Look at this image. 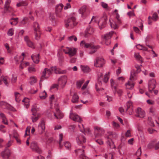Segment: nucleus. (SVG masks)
Instances as JSON below:
<instances>
[{
	"mask_svg": "<svg viewBox=\"0 0 159 159\" xmlns=\"http://www.w3.org/2000/svg\"><path fill=\"white\" fill-rule=\"evenodd\" d=\"M80 45L83 48H89L93 49V50H92L89 52V53L90 54H92L95 52L97 51V50L100 48V46L99 45L95 46L91 43H87L84 40L81 41Z\"/></svg>",
	"mask_w": 159,
	"mask_h": 159,
	"instance_id": "nucleus-1",
	"label": "nucleus"
},
{
	"mask_svg": "<svg viewBox=\"0 0 159 159\" xmlns=\"http://www.w3.org/2000/svg\"><path fill=\"white\" fill-rule=\"evenodd\" d=\"M66 28L72 29L75 27L78 24L76 18L74 16L69 18L65 21Z\"/></svg>",
	"mask_w": 159,
	"mask_h": 159,
	"instance_id": "nucleus-2",
	"label": "nucleus"
},
{
	"mask_svg": "<svg viewBox=\"0 0 159 159\" xmlns=\"http://www.w3.org/2000/svg\"><path fill=\"white\" fill-rule=\"evenodd\" d=\"M109 20L111 28L114 29L118 28V25H120L122 23V22L120 18V15L118 13H116L115 19L114 20H112V22H111L110 20Z\"/></svg>",
	"mask_w": 159,
	"mask_h": 159,
	"instance_id": "nucleus-3",
	"label": "nucleus"
},
{
	"mask_svg": "<svg viewBox=\"0 0 159 159\" xmlns=\"http://www.w3.org/2000/svg\"><path fill=\"white\" fill-rule=\"evenodd\" d=\"M11 2V0H7L6 1L4 7V12L5 13H9L10 14L14 16L15 15L14 14L15 11L9 6Z\"/></svg>",
	"mask_w": 159,
	"mask_h": 159,
	"instance_id": "nucleus-4",
	"label": "nucleus"
},
{
	"mask_svg": "<svg viewBox=\"0 0 159 159\" xmlns=\"http://www.w3.org/2000/svg\"><path fill=\"white\" fill-rule=\"evenodd\" d=\"M63 51L66 54H68L70 57H71L75 55L77 52L76 49L74 48L66 47L63 50Z\"/></svg>",
	"mask_w": 159,
	"mask_h": 159,
	"instance_id": "nucleus-5",
	"label": "nucleus"
},
{
	"mask_svg": "<svg viewBox=\"0 0 159 159\" xmlns=\"http://www.w3.org/2000/svg\"><path fill=\"white\" fill-rule=\"evenodd\" d=\"M114 32L113 31H111L108 33L105 34L104 36L102 35V41L105 42L106 45H108V44L110 43L111 42L109 39L112 35Z\"/></svg>",
	"mask_w": 159,
	"mask_h": 159,
	"instance_id": "nucleus-6",
	"label": "nucleus"
},
{
	"mask_svg": "<svg viewBox=\"0 0 159 159\" xmlns=\"http://www.w3.org/2000/svg\"><path fill=\"white\" fill-rule=\"evenodd\" d=\"M107 20V17L106 15H104L100 19L98 25L100 29L101 30L106 26Z\"/></svg>",
	"mask_w": 159,
	"mask_h": 159,
	"instance_id": "nucleus-7",
	"label": "nucleus"
},
{
	"mask_svg": "<svg viewBox=\"0 0 159 159\" xmlns=\"http://www.w3.org/2000/svg\"><path fill=\"white\" fill-rule=\"evenodd\" d=\"M69 118L74 121L81 123L82 120L81 118L76 114L73 113L72 111H70Z\"/></svg>",
	"mask_w": 159,
	"mask_h": 159,
	"instance_id": "nucleus-8",
	"label": "nucleus"
},
{
	"mask_svg": "<svg viewBox=\"0 0 159 159\" xmlns=\"http://www.w3.org/2000/svg\"><path fill=\"white\" fill-rule=\"evenodd\" d=\"M104 64L105 61L103 58L97 57L94 61V66L96 67H101L103 66Z\"/></svg>",
	"mask_w": 159,
	"mask_h": 159,
	"instance_id": "nucleus-9",
	"label": "nucleus"
},
{
	"mask_svg": "<svg viewBox=\"0 0 159 159\" xmlns=\"http://www.w3.org/2000/svg\"><path fill=\"white\" fill-rule=\"evenodd\" d=\"M30 148L33 151H35L38 153L40 154L42 152L41 150L39 147L37 143H36L32 142L30 144Z\"/></svg>",
	"mask_w": 159,
	"mask_h": 159,
	"instance_id": "nucleus-10",
	"label": "nucleus"
},
{
	"mask_svg": "<svg viewBox=\"0 0 159 159\" xmlns=\"http://www.w3.org/2000/svg\"><path fill=\"white\" fill-rule=\"evenodd\" d=\"M136 114L135 116L137 117L140 118H143L145 116V113L143 110H142L141 108H138L136 111Z\"/></svg>",
	"mask_w": 159,
	"mask_h": 159,
	"instance_id": "nucleus-11",
	"label": "nucleus"
},
{
	"mask_svg": "<svg viewBox=\"0 0 159 159\" xmlns=\"http://www.w3.org/2000/svg\"><path fill=\"white\" fill-rule=\"evenodd\" d=\"M94 31L93 29L90 26H88L85 31L84 36L85 38L89 37L90 35L93 34Z\"/></svg>",
	"mask_w": 159,
	"mask_h": 159,
	"instance_id": "nucleus-12",
	"label": "nucleus"
},
{
	"mask_svg": "<svg viewBox=\"0 0 159 159\" xmlns=\"http://www.w3.org/2000/svg\"><path fill=\"white\" fill-rule=\"evenodd\" d=\"M1 155L3 158L8 159L10 155V150L6 148L4 151L1 152Z\"/></svg>",
	"mask_w": 159,
	"mask_h": 159,
	"instance_id": "nucleus-13",
	"label": "nucleus"
},
{
	"mask_svg": "<svg viewBox=\"0 0 159 159\" xmlns=\"http://www.w3.org/2000/svg\"><path fill=\"white\" fill-rule=\"evenodd\" d=\"M51 74V70L50 69L46 68L43 72V75L41 76V79H42L43 78H47Z\"/></svg>",
	"mask_w": 159,
	"mask_h": 159,
	"instance_id": "nucleus-14",
	"label": "nucleus"
},
{
	"mask_svg": "<svg viewBox=\"0 0 159 159\" xmlns=\"http://www.w3.org/2000/svg\"><path fill=\"white\" fill-rule=\"evenodd\" d=\"M79 13L81 14L82 17H84L86 16L87 15L86 6H82L79 9Z\"/></svg>",
	"mask_w": 159,
	"mask_h": 159,
	"instance_id": "nucleus-15",
	"label": "nucleus"
},
{
	"mask_svg": "<svg viewBox=\"0 0 159 159\" xmlns=\"http://www.w3.org/2000/svg\"><path fill=\"white\" fill-rule=\"evenodd\" d=\"M76 139L78 144L79 145L82 144L83 143H85L86 141V139L82 135H80L77 137Z\"/></svg>",
	"mask_w": 159,
	"mask_h": 159,
	"instance_id": "nucleus-16",
	"label": "nucleus"
},
{
	"mask_svg": "<svg viewBox=\"0 0 159 159\" xmlns=\"http://www.w3.org/2000/svg\"><path fill=\"white\" fill-rule=\"evenodd\" d=\"M126 106V111L129 112L130 115L132 114L133 111L132 102H128L127 103Z\"/></svg>",
	"mask_w": 159,
	"mask_h": 159,
	"instance_id": "nucleus-17",
	"label": "nucleus"
},
{
	"mask_svg": "<svg viewBox=\"0 0 159 159\" xmlns=\"http://www.w3.org/2000/svg\"><path fill=\"white\" fill-rule=\"evenodd\" d=\"M40 108L38 107L36 104L33 105L32 107L31 110L32 112V115L34 116H36L37 115V112L39 111Z\"/></svg>",
	"mask_w": 159,
	"mask_h": 159,
	"instance_id": "nucleus-18",
	"label": "nucleus"
},
{
	"mask_svg": "<svg viewBox=\"0 0 159 159\" xmlns=\"http://www.w3.org/2000/svg\"><path fill=\"white\" fill-rule=\"evenodd\" d=\"M25 41L27 45L30 47L34 48V43L29 39L28 36H26L24 38Z\"/></svg>",
	"mask_w": 159,
	"mask_h": 159,
	"instance_id": "nucleus-19",
	"label": "nucleus"
},
{
	"mask_svg": "<svg viewBox=\"0 0 159 159\" xmlns=\"http://www.w3.org/2000/svg\"><path fill=\"white\" fill-rule=\"evenodd\" d=\"M108 134V136L107 137V139H111H111H115L118 137V134L112 131H108L107 132Z\"/></svg>",
	"mask_w": 159,
	"mask_h": 159,
	"instance_id": "nucleus-20",
	"label": "nucleus"
},
{
	"mask_svg": "<svg viewBox=\"0 0 159 159\" xmlns=\"http://www.w3.org/2000/svg\"><path fill=\"white\" fill-rule=\"evenodd\" d=\"M54 115L57 119H61L63 116V113L58 109H56V113H54Z\"/></svg>",
	"mask_w": 159,
	"mask_h": 159,
	"instance_id": "nucleus-21",
	"label": "nucleus"
},
{
	"mask_svg": "<svg viewBox=\"0 0 159 159\" xmlns=\"http://www.w3.org/2000/svg\"><path fill=\"white\" fill-rule=\"evenodd\" d=\"M1 78V79L0 80V84H1L2 81L7 86L10 80L9 78L7 76H2Z\"/></svg>",
	"mask_w": 159,
	"mask_h": 159,
	"instance_id": "nucleus-22",
	"label": "nucleus"
},
{
	"mask_svg": "<svg viewBox=\"0 0 159 159\" xmlns=\"http://www.w3.org/2000/svg\"><path fill=\"white\" fill-rule=\"evenodd\" d=\"M39 127L42 130L41 132L39 133L40 134H42L45 131V121L44 120H41L40 123L39 125Z\"/></svg>",
	"mask_w": 159,
	"mask_h": 159,
	"instance_id": "nucleus-23",
	"label": "nucleus"
},
{
	"mask_svg": "<svg viewBox=\"0 0 159 159\" xmlns=\"http://www.w3.org/2000/svg\"><path fill=\"white\" fill-rule=\"evenodd\" d=\"M134 85V82L129 80L125 84V86L126 89H132L133 88Z\"/></svg>",
	"mask_w": 159,
	"mask_h": 159,
	"instance_id": "nucleus-24",
	"label": "nucleus"
},
{
	"mask_svg": "<svg viewBox=\"0 0 159 159\" xmlns=\"http://www.w3.org/2000/svg\"><path fill=\"white\" fill-rule=\"evenodd\" d=\"M35 39L37 40H39L41 37V33L40 30H37V31H34V32Z\"/></svg>",
	"mask_w": 159,
	"mask_h": 159,
	"instance_id": "nucleus-25",
	"label": "nucleus"
},
{
	"mask_svg": "<svg viewBox=\"0 0 159 159\" xmlns=\"http://www.w3.org/2000/svg\"><path fill=\"white\" fill-rule=\"evenodd\" d=\"M31 58L34 63H38L39 61V54L32 55L31 56Z\"/></svg>",
	"mask_w": 159,
	"mask_h": 159,
	"instance_id": "nucleus-26",
	"label": "nucleus"
},
{
	"mask_svg": "<svg viewBox=\"0 0 159 159\" xmlns=\"http://www.w3.org/2000/svg\"><path fill=\"white\" fill-rule=\"evenodd\" d=\"M82 151V153L80 155V157L82 159H89V158L85 156L84 154V150H82L81 149H78L75 150V152L76 153H77V152L79 151Z\"/></svg>",
	"mask_w": 159,
	"mask_h": 159,
	"instance_id": "nucleus-27",
	"label": "nucleus"
},
{
	"mask_svg": "<svg viewBox=\"0 0 159 159\" xmlns=\"http://www.w3.org/2000/svg\"><path fill=\"white\" fill-rule=\"evenodd\" d=\"M59 80H61L62 82L63 86L64 87L67 81V77L66 76H61L59 78Z\"/></svg>",
	"mask_w": 159,
	"mask_h": 159,
	"instance_id": "nucleus-28",
	"label": "nucleus"
},
{
	"mask_svg": "<svg viewBox=\"0 0 159 159\" xmlns=\"http://www.w3.org/2000/svg\"><path fill=\"white\" fill-rule=\"evenodd\" d=\"M63 6V5L61 3L57 5L56 8V11L57 12V13H59L62 10Z\"/></svg>",
	"mask_w": 159,
	"mask_h": 159,
	"instance_id": "nucleus-29",
	"label": "nucleus"
},
{
	"mask_svg": "<svg viewBox=\"0 0 159 159\" xmlns=\"http://www.w3.org/2000/svg\"><path fill=\"white\" fill-rule=\"evenodd\" d=\"M51 70L54 71L56 74H61V72L60 69L57 68L56 66L52 67L51 68Z\"/></svg>",
	"mask_w": 159,
	"mask_h": 159,
	"instance_id": "nucleus-30",
	"label": "nucleus"
},
{
	"mask_svg": "<svg viewBox=\"0 0 159 159\" xmlns=\"http://www.w3.org/2000/svg\"><path fill=\"white\" fill-rule=\"evenodd\" d=\"M82 70L84 72H88L90 70V69L88 66H81Z\"/></svg>",
	"mask_w": 159,
	"mask_h": 159,
	"instance_id": "nucleus-31",
	"label": "nucleus"
},
{
	"mask_svg": "<svg viewBox=\"0 0 159 159\" xmlns=\"http://www.w3.org/2000/svg\"><path fill=\"white\" fill-rule=\"evenodd\" d=\"M79 97L76 93H74L72 99V102L73 103L77 102L78 101Z\"/></svg>",
	"mask_w": 159,
	"mask_h": 159,
	"instance_id": "nucleus-32",
	"label": "nucleus"
},
{
	"mask_svg": "<svg viewBox=\"0 0 159 159\" xmlns=\"http://www.w3.org/2000/svg\"><path fill=\"white\" fill-rule=\"evenodd\" d=\"M110 83L112 89L116 91V85L115 84L114 80L112 79L110 80Z\"/></svg>",
	"mask_w": 159,
	"mask_h": 159,
	"instance_id": "nucleus-33",
	"label": "nucleus"
},
{
	"mask_svg": "<svg viewBox=\"0 0 159 159\" xmlns=\"http://www.w3.org/2000/svg\"><path fill=\"white\" fill-rule=\"evenodd\" d=\"M33 27L34 31H37L38 30H40L39 25L37 22H34L33 24Z\"/></svg>",
	"mask_w": 159,
	"mask_h": 159,
	"instance_id": "nucleus-34",
	"label": "nucleus"
},
{
	"mask_svg": "<svg viewBox=\"0 0 159 159\" xmlns=\"http://www.w3.org/2000/svg\"><path fill=\"white\" fill-rule=\"evenodd\" d=\"M135 80V74L134 72H132L131 73L129 80L133 82Z\"/></svg>",
	"mask_w": 159,
	"mask_h": 159,
	"instance_id": "nucleus-35",
	"label": "nucleus"
},
{
	"mask_svg": "<svg viewBox=\"0 0 159 159\" xmlns=\"http://www.w3.org/2000/svg\"><path fill=\"white\" fill-rule=\"evenodd\" d=\"M109 74V72H108L107 73H106L104 75V78L102 80L103 82L105 83H107L108 81L109 78V76L108 75Z\"/></svg>",
	"mask_w": 159,
	"mask_h": 159,
	"instance_id": "nucleus-36",
	"label": "nucleus"
},
{
	"mask_svg": "<svg viewBox=\"0 0 159 159\" xmlns=\"http://www.w3.org/2000/svg\"><path fill=\"white\" fill-rule=\"evenodd\" d=\"M134 56L138 60L140 61L141 63L143 62L142 58L141 56L139 55V53H135Z\"/></svg>",
	"mask_w": 159,
	"mask_h": 159,
	"instance_id": "nucleus-37",
	"label": "nucleus"
},
{
	"mask_svg": "<svg viewBox=\"0 0 159 159\" xmlns=\"http://www.w3.org/2000/svg\"><path fill=\"white\" fill-rule=\"evenodd\" d=\"M31 119L33 122H36L39 119V114H37L36 116H34L32 115L31 117Z\"/></svg>",
	"mask_w": 159,
	"mask_h": 159,
	"instance_id": "nucleus-38",
	"label": "nucleus"
},
{
	"mask_svg": "<svg viewBox=\"0 0 159 159\" xmlns=\"http://www.w3.org/2000/svg\"><path fill=\"white\" fill-rule=\"evenodd\" d=\"M158 18V16L156 12H155L153 14L151 18V19L155 21L157 20Z\"/></svg>",
	"mask_w": 159,
	"mask_h": 159,
	"instance_id": "nucleus-39",
	"label": "nucleus"
},
{
	"mask_svg": "<svg viewBox=\"0 0 159 159\" xmlns=\"http://www.w3.org/2000/svg\"><path fill=\"white\" fill-rule=\"evenodd\" d=\"M47 96V94L46 92L44 91L43 93L40 94L39 97L42 99H45Z\"/></svg>",
	"mask_w": 159,
	"mask_h": 159,
	"instance_id": "nucleus-40",
	"label": "nucleus"
},
{
	"mask_svg": "<svg viewBox=\"0 0 159 159\" xmlns=\"http://www.w3.org/2000/svg\"><path fill=\"white\" fill-rule=\"evenodd\" d=\"M27 4H28L26 1H22L19 3H17L16 5L17 7H20L21 6H27Z\"/></svg>",
	"mask_w": 159,
	"mask_h": 159,
	"instance_id": "nucleus-41",
	"label": "nucleus"
},
{
	"mask_svg": "<svg viewBox=\"0 0 159 159\" xmlns=\"http://www.w3.org/2000/svg\"><path fill=\"white\" fill-rule=\"evenodd\" d=\"M7 103L4 101H1L0 102V107L4 109H5Z\"/></svg>",
	"mask_w": 159,
	"mask_h": 159,
	"instance_id": "nucleus-42",
	"label": "nucleus"
},
{
	"mask_svg": "<svg viewBox=\"0 0 159 159\" xmlns=\"http://www.w3.org/2000/svg\"><path fill=\"white\" fill-rule=\"evenodd\" d=\"M30 83L31 84H33L36 82V78L34 76H32L30 77Z\"/></svg>",
	"mask_w": 159,
	"mask_h": 159,
	"instance_id": "nucleus-43",
	"label": "nucleus"
},
{
	"mask_svg": "<svg viewBox=\"0 0 159 159\" xmlns=\"http://www.w3.org/2000/svg\"><path fill=\"white\" fill-rule=\"evenodd\" d=\"M5 108V109H7L9 110L12 111H16V110L13 107L11 106L8 103L7 104V106Z\"/></svg>",
	"mask_w": 159,
	"mask_h": 159,
	"instance_id": "nucleus-44",
	"label": "nucleus"
},
{
	"mask_svg": "<svg viewBox=\"0 0 159 159\" xmlns=\"http://www.w3.org/2000/svg\"><path fill=\"white\" fill-rule=\"evenodd\" d=\"M68 40L70 41H72L73 40L75 41H76L77 40V38L75 36L72 35L68 37Z\"/></svg>",
	"mask_w": 159,
	"mask_h": 159,
	"instance_id": "nucleus-45",
	"label": "nucleus"
},
{
	"mask_svg": "<svg viewBox=\"0 0 159 159\" xmlns=\"http://www.w3.org/2000/svg\"><path fill=\"white\" fill-rule=\"evenodd\" d=\"M155 143L153 141L150 142L148 145L147 147L149 149H151L154 147Z\"/></svg>",
	"mask_w": 159,
	"mask_h": 159,
	"instance_id": "nucleus-46",
	"label": "nucleus"
},
{
	"mask_svg": "<svg viewBox=\"0 0 159 159\" xmlns=\"http://www.w3.org/2000/svg\"><path fill=\"white\" fill-rule=\"evenodd\" d=\"M13 137L16 139L17 143H20V141L19 138V135L17 133H16V134H14Z\"/></svg>",
	"mask_w": 159,
	"mask_h": 159,
	"instance_id": "nucleus-47",
	"label": "nucleus"
},
{
	"mask_svg": "<svg viewBox=\"0 0 159 159\" xmlns=\"http://www.w3.org/2000/svg\"><path fill=\"white\" fill-rule=\"evenodd\" d=\"M84 80H82L78 81L77 83V88H80L82 84L84 83Z\"/></svg>",
	"mask_w": 159,
	"mask_h": 159,
	"instance_id": "nucleus-48",
	"label": "nucleus"
},
{
	"mask_svg": "<svg viewBox=\"0 0 159 159\" xmlns=\"http://www.w3.org/2000/svg\"><path fill=\"white\" fill-rule=\"evenodd\" d=\"M78 126L80 129V131L82 133H84L85 131V129L83 125V124L79 125Z\"/></svg>",
	"mask_w": 159,
	"mask_h": 159,
	"instance_id": "nucleus-49",
	"label": "nucleus"
},
{
	"mask_svg": "<svg viewBox=\"0 0 159 159\" xmlns=\"http://www.w3.org/2000/svg\"><path fill=\"white\" fill-rule=\"evenodd\" d=\"M64 145L66 148L68 149H70L71 146L70 143L68 142H66L64 144Z\"/></svg>",
	"mask_w": 159,
	"mask_h": 159,
	"instance_id": "nucleus-50",
	"label": "nucleus"
},
{
	"mask_svg": "<svg viewBox=\"0 0 159 159\" xmlns=\"http://www.w3.org/2000/svg\"><path fill=\"white\" fill-rule=\"evenodd\" d=\"M142 66L141 65H138L136 64L135 66V67L137 69V71L138 72H140L141 71L140 67Z\"/></svg>",
	"mask_w": 159,
	"mask_h": 159,
	"instance_id": "nucleus-51",
	"label": "nucleus"
},
{
	"mask_svg": "<svg viewBox=\"0 0 159 159\" xmlns=\"http://www.w3.org/2000/svg\"><path fill=\"white\" fill-rule=\"evenodd\" d=\"M103 75V74L102 73H100V74H99V77L98 78V80L99 85L100 86L101 84H102V82L101 80H100V78L101 77H102Z\"/></svg>",
	"mask_w": 159,
	"mask_h": 159,
	"instance_id": "nucleus-52",
	"label": "nucleus"
},
{
	"mask_svg": "<svg viewBox=\"0 0 159 159\" xmlns=\"http://www.w3.org/2000/svg\"><path fill=\"white\" fill-rule=\"evenodd\" d=\"M148 121L150 123V125L154 127V124L153 123V122L152 121V118L151 117H148Z\"/></svg>",
	"mask_w": 159,
	"mask_h": 159,
	"instance_id": "nucleus-53",
	"label": "nucleus"
},
{
	"mask_svg": "<svg viewBox=\"0 0 159 159\" xmlns=\"http://www.w3.org/2000/svg\"><path fill=\"white\" fill-rule=\"evenodd\" d=\"M7 34L8 35L11 36L13 34V30L12 29H10L8 31Z\"/></svg>",
	"mask_w": 159,
	"mask_h": 159,
	"instance_id": "nucleus-54",
	"label": "nucleus"
},
{
	"mask_svg": "<svg viewBox=\"0 0 159 159\" xmlns=\"http://www.w3.org/2000/svg\"><path fill=\"white\" fill-rule=\"evenodd\" d=\"M141 154V148L140 147L136 152V155L137 156H140Z\"/></svg>",
	"mask_w": 159,
	"mask_h": 159,
	"instance_id": "nucleus-55",
	"label": "nucleus"
},
{
	"mask_svg": "<svg viewBox=\"0 0 159 159\" xmlns=\"http://www.w3.org/2000/svg\"><path fill=\"white\" fill-rule=\"evenodd\" d=\"M29 71L30 73L35 72L36 71L35 68L34 67H30L28 68Z\"/></svg>",
	"mask_w": 159,
	"mask_h": 159,
	"instance_id": "nucleus-56",
	"label": "nucleus"
},
{
	"mask_svg": "<svg viewBox=\"0 0 159 159\" xmlns=\"http://www.w3.org/2000/svg\"><path fill=\"white\" fill-rule=\"evenodd\" d=\"M101 85H100V86ZM98 86H100L98 84V83L97 84H95V88L96 89V90L98 92H99L100 91H102V90H103L104 89L103 88H101L100 89H99L98 88Z\"/></svg>",
	"mask_w": 159,
	"mask_h": 159,
	"instance_id": "nucleus-57",
	"label": "nucleus"
},
{
	"mask_svg": "<svg viewBox=\"0 0 159 159\" xmlns=\"http://www.w3.org/2000/svg\"><path fill=\"white\" fill-rule=\"evenodd\" d=\"M133 30L134 31L137 33L140 34V31L139 30L138 28L134 26L133 27Z\"/></svg>",
	"mask_w": 159,
	"mask_h": 159,
	"instance_id": "nucleus-58",
	"label": "nucleus"
},
{
	"mask_svg": "<svg viewBox=\"0 0 159 159\" xmlns=\"http://www.w3.org/2000/svg\"><path fill=\"white\" fill-rule=\"evenodd\" d=\"M70 62L71 63H75L76 61V58L75 57H70Z\"/></svg>",
	"mask_w": 159,
	"mask_h": 159,
	"instance_id": "nucleus-59",
	"label": "nucleus"
},
{
	"mask_svg": "<svg viewBox=\"0 0 159 159\" xmlns=\"http://www.w3.org/2000/svg\"><path fill=\"white\" fill-rule=\"evenodd\" d=\"M15 97L16 101V102H18V98L19 96L20 93L17 92H15Z\"/></svg>",
	"mask_w": 159,
	"mask_h": 159,
	"instance_id": "nucleus-60",
	"label": "nucleus"
},
{
	"mask_svg": "<svg viewBox=\"0 0 159 159\" xmlns=\"http://www.w3.org/2000/svg\"><path fill=\"white\" fill-rule=\"evenodd\" d=\"M113 125L115 127V128H117L119 127V125L117 123H116L115 121L113 122Z\"/></svg>",
	"mask_w": 159,
	"mask_h": 159,
	"instance_id": "nucleus-61",
	"label": "nucleus"
},
{
	"mask_svg": "<svg viewBox=\"0 0 159 159\" xmlns=\"http://www.w3.org/2000/svg\"><path fill=\"white\" fill-rule=\"evenodd\" d=\"M12 78L11 79L12 82L13 83H15L16 81L17 77L13 75H12Z\"/></svg>",
	"mask_w": 159,
	"mask_h": 159,
	"instance_id": "nucleus-62",
	"label": "nucleus"
},
{
	"mask_svg": "<svg viewBox=\"0 0 159 159\" xmlns=\"http://www.w3.org/2000/svg\"><path fill=\"white\" fill-rule=\"evenodd\" d=\"M125 135L126 137H129L131 136L130 131L129 130H127L125 133Z\"/></svg>",
	"mask_w": 159,
	"mask_h": 159,
	"instance_id": "nucleus-63",
	"label": "nucleus"
},
{
	"mask_svg": "<svg viewBox=\"0 0 159 159\" xmlns=\"http://www.w3.org/2000/svg\"><path fill=\"white\" fill-rule=\"evenodd\" d=\"M154 148L155 150H157L159 149V142L155 144Z\"/></svg>",
	"mask_w": 159,
	"mask_h": 159,
	"instance_id": "nucleus-64",
	"label": "nucleus"
}]
</instances>
